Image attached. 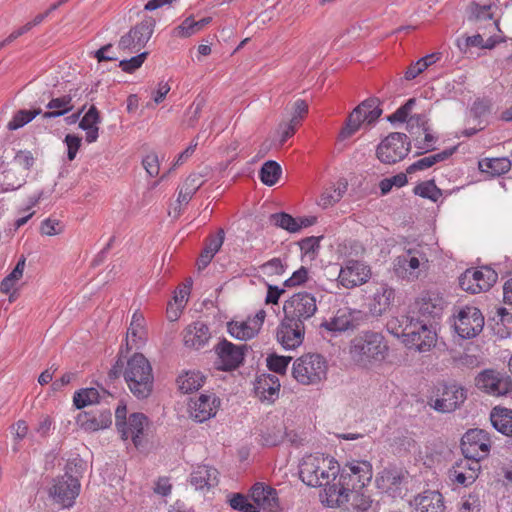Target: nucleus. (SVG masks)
Returning a JSON list of instances; mask_svg holds the SVG:
<instances>
[{"mask_svg":"<svg viewBox=\"0 0 512 512\" xmlns=\"http://www.w3.org/2000/svg\"><path fill=\"white\" fill-rule=\"evenodd\" d=\"M373 476L372 464L365 460L347 462L340 473L338 483L326 489L328 502L342 506L349 501L350 492L363 489Z\"/></svg>","mask_w":512,"mask_h":512,"instance_id":"obj_1","label":"nucleus"},{"mask_svg":"<svg viewBox=\"0 0 512 512\" xmlns=\"http://www.w3.org/2000/svg\"><path fill=\"white\" fill-rule=\"evenodd\" d=\"M84 471L85 463L82 460L75 459L67 463L64 475L54 478L48 489V495L54 503L63 508L74 505L80 493V478Z\"/></svg>","mask_w":512,"mask_h":512,"instance_id":"obj_2","label":"nucleus"},{"mask_svg":"<svg viewBox=\"0 0 512 512\" xmlns=\"http://www.w3.org/2000/svg\"><path fill=\"white\" fill-rule=\"evenodd\" d=\"M389 351L384 336L378 332L367 331L351 341L350 354L352 359L362 366L383 362Z\"/></svg>","mask_w":512,"mask_h":512,"instance_id":"obj_3","label":"nucleus"},{"mask_svg":"<svg viewBox=\"0 0 512 512\" xmlns=\"http://www.w3.org/2000/svg\"><path fill=\"white\" fill-rule=\"evenodd\" d=\"M123 376L130 392L137 399H146L151 395L154 377L152 367L143 354L135 353L128 359Z\"/></svg>","mask_w":512,"mask_h":512,"instance_id":"obj_4","label":"nucleus"},{"mask_svg":"<svg viewBox=\"0 0 512 512\" xmlns=\"http://www.w3.org/2000/svg\"><path fill=\"white\" fill-rule=\"evenodd\" d=\"M338 467L332 459L323 455H307L299 465V477L308 486L321 487L328 485L335 478Z\"/></svg>","mask_w":512,"mask_h":512,"instance_id":"obj_5","label":"nucleus"},{"mask_svg":"<svg viewBox=\"0 0 512 512\" xmlns=\"http://www.w3.org/2000/svg\"><path fill=\"white\" fill-rule=\"evenodd\" d=\"M326 359L317 353H307L295 360L292 367L294 379L302 385H316L327 377Z\"/></svg>","mask_w":512,"mask_h":512,"instance_id":"obj_6","label":"nucleus"},{"mask_svg":"<svg viewBox=\"0 0 512 512\" xmlns=\"http://www.w3.org/2000/svg\"><path fill=\"white\" fill-rule=\"evenodd\" d=\"M380 104L379 98L370 97L355 107L349 114L345 126L341 129L339 139L344 140L351 137L364 122L368 125L375 123L382 114Z\"/></svg>","mask_w":512,"mask_h":512,"instance_id":"obj_7","label":"nucleus"},{"mask_svg":"<svg viewBox=\"0 0 512 512\" xmlns=\"http://www.w3.org/2000/svg\"><path fill=\"white\" fill-rule=\"evenodd\" d=\"M437 342V333L431 322L417 318L411 330L406 333L404 344L407 348L424 353L430 351Z\"/></svg>","mask_w":512,"mask_h":512,"instance_id":"obj_8","label":"nucleus"},{"mask_svg":"<svg viewBox=\"0 0 512 512\" xmlns=\"http://www.w3.org/2000/svg\"><path fill=\"white\" fill-rule=\"evenodd\" d=\"M410 147L411 142L406 134L393 132L378 145L376 156L382 163L394 164L408 154Z\"/></svg>","mask_w":512,"mask_h":512,"instance_id":"obj_9","label":"nucleus"},{"mask_svg":"<svg viewBox=\"0 0 512 512\" xmlns=\"http://www.w3.org/2000/svg\"><path fill=\"white\" fill-rule=\"evenodd\" d=\"M156 21L151 16H146L140 23L132 27L128 33L121 36L118 49L123 52H139L151 38Z\"/></svg>","mask_w":512,"mask_h":512,"instance_id":"obj_10","label":"nucleus"},{"mask_svg":"<svg viewBox=\"0 0 512 512\" xmlns=\"http://www.w3.org/2000/svg\"><path fill=\"white\" fill-rule=\"evenodd\" d=\"M317 311V302L314 295L308 292L293 294L283 305L284 315L288 320H295L304 324L314 316Z\"/></svg>","mask_w":512,"mask_h":512,"instance_id":"obj_11","label":"nucleus"},{"mask_svg":"<svg viewBox=\"0 0 512 512\" xmlns=\"http://www.w3.org/2000/svg\"><path fill=\"white\" fill-rule=\"evenodd\" d=\"M484 327V316L474 306H465L459 309L454 320V328L463 339H471L481 333Z\"/></svg>","mask_w":512,"mask_h":512,"instance_id":"obj_12","label":"nucleus"},{"mask_svg":"<svg viewBox=\"0 0 512 512\" xmlns=\"http://www.w3.org/2000/svg\"><path fill=\"white\" fill-rule=\"evenodd\" d=\"M475 385L491 396H506L512 392V379L501 372L486 369L475 378Z\"/></svg>","mask_w":512,"mask_h":512,"instance_id":"obj_13","label":"nucleus"},{"mask_svg":"<svg viewBox=\"0 0 512 512\" xmlns=\"http://www.w3.org/2000/svg\"><path fill=\"white\" fill-rule=\"evenodd\" d=\"M497 278V273L487 266L481 269H467L459 277V285L464 291L476 294L487 291Z\"/></svg>","mask_w":512,"mask_h":512,"instance_id":"obj_14","label":"nucleus"},{"mask_svg":"<svg viewBox=\"0 0 512 512\" xmlns=\"http://www.w3.org/2000/svg\"><path fill=\"white\" fill-rule=\"evenodd\" d=\"M428 259L419 249H408L394 260V272L402 279L415 280L420 275V267L426 265Z\"/></svg>","mask_w":512,"mask_h":512,"instance_id":"obj_15","label":"nucleus"},{"mask_svg":"<svg viewBox=\"0 0 512 512\" xmlns=\"http://www.w3.org/2000/svg\"><path fill=\"white\" fill-rule=\"evenodd\" d=\"M490 447L489 434L482 429H470L461 439V451L466 458L481 460L488 455Z\"/></svg>","mask_w":512,"mask_h":512,"instance_id":"obj_16","label":"nucleus"},{"mask_svg":"<svg viewBox=\"0 0 512 512\" xmlns=\"http://www.w3.org/2000/svg\"><path fill=\"white\" fill-rule=\"evenodd\" d=\"M214 349L218 356L217 368L222 371H232L242 365L248 346L245 344L235 345L223 339Z\"/></svg>","mask_w":512,"mask_h":512,"instance_id":"obj_17","label":"nucleus"},{"mask_svg":"<svg viewBox=\"0 0 512 512\" xmlns=\"http://www.w3.org/2000/svg\"><path fill=\"white\" fill-rule=\"evenodd\" d=\"M445 301L443 297L436 292H423L413 305L412 315L419 319H425L430 322L442 314Z\"/></svg>","mask_w":512,"mask_h":512,"instance_id":"obj_18","label":"nucleus"},{"mask_svg":"<svg viewBox=\"0 0 512 512\" xmlns=\"http://www.w3.org/2000/svg\"><path fill=\"white\" fill-rule=\"evenodd\" d=\"M288 319L289 317L284 315L277 328L276 337L283 348L290 350L299 347L303 343L305 325Z\"/></svg>","mask_w":512,"mask_h":512,"instance_id":"obj_19","label":"nucleus"},{"mask_svg":"<svg viewBox=\"0 0 512 512\" xmlns=\"http://www.w3.org/2000/svg\"><path fill=\"white\" fill-rule=\"evenodd\" d=\"M370 268L358 260H348L341 267L338 281L348 289L366 283L370 278Z\"/></svg>","mask_w":512,"mask_h":512,"instance_id":"obj_20","label":"nucleus"},{"mask_svg":"<svg viewBox=\"0 0 512 512\" xmlns=\"http://www.w3.org/2000/svg\"><path fill=\"white\" fill-rule=\"evenodd\" d=\"M439 396L435 400L434 408L443 413L457 409L466 399V390L456 383L444 384L438 389Z\"/></svg>","mask_w":512,"mask_h":512,"instance_id":"obj_21","label":"nucleus"},{"mask_svg":"<svg viewBox=\"0 0 512 512\" xmlns=\"http://www.w3.org/2000/svg\"><path fill=\"white\" fill-rule=\"evenodd\" d=\"M77 424L87 432H96L108 428L112 423L110 409H95L81 412L76 417Z\"/></svg>","mask_w":512,"mask_h":512,"instance_id":"obj_22","label":"nucleus"},{"mask_svg":"<svg viewBox=\"0 0 512 512\" xmlns=\"http://www.w3.org/2000/svg\"><path fill=\"white\" fill-rule=\"evenodd\" d=\"M480 468V460L464 457L449 471L450 479L460 485L469 486L477 479Z\"/></svg>","mask_w":512,"mask_h":512,"instance_id":"obj_23","label":"nucleus"},{"mask_svg":"<svg viewBox=\"0 0 512 512\" xmlns=\"http://www.w3.org/2000/svg\"><path fill=\"white\" fill-rule=\"evenodd\" d=\"M26 177L8 161H0V193L19 189L25 184Z\"/></svg>","mask_w":512,"mask_h":512,"instance_id":"obj_24","label":"nucleus"},{"mask_svg":"<svg viewBox=\"0 0 512 512\" xmlns=\"http://www.w3.org/2000/svg\"><path fill=\"white\" fill-rule=\"evenodd\" d=\"M219 400L214 395L201 394L190 403V415L197 422H204L215 416Z\"/></svg>","mask_w":512,"mask_h":512,"instance_id":"obj_25","label":"nucleus"},{"mask_svg":"<svg viewBox=\"0 0 512 512\" xmlns=\"http://www.w3.org/2000/svg\"><path fill=\"white\" fill-rule=\"evenodd\" d=\"M361 318V311L343 308L339 309L336 315L324 324V327L330 331L342 332L356 328Z\"/></svg>","mask_w":512,"mask_h":512,"instance_id":"obj_26","label":"nucleus"},{"mask_svg":"<svg viewBox=\"0 0 512 512\" xmlns=\"http://www.w3.org/2000/svg\"><path fill=\"white\" fill-rule=\"evenodd\" d=\"M404 479L402 471L396 468H385L376 477V485L392 497L401 494V484Z\"/></svg>","mask_w":512,"mask_h":512,"instance_id":"obj_27","label":"nucleus"},{"mask_svg":"<svg viewBox=\"0 0 512 512\" xmlns=\"http://www.w3.org/2000/svg\"><path fill=\"white\" fill-rule=\"evenodd\" d=\"M250 496L253 500L252 504L257 507V512L260 509L273 511L278 508L277 492L270 486L257 483L252 487Z\"/></svg>","mask_w":512,"mask_h":512,"instance_id":"obj_28","label":"nucleus"},{"mask_svg":"<svg viewBox=\"0 0 512 512\" xmlns=\"http://www.w3.org/2000/svg\"><path fill=\"white\" fill-rule=\"evenodd\" d=\"M208 326L202 321H196L184 330L183 341L186 347L200 349L210 339Z\"/></svg>","mask_w":512,"mask_h":512,"instance_id":"obj_29","label":"nucleus"},{"mask_svg":"<svg viewBox=\"0 0 512 512\" xmlns=\"http://www.w3.org/2000/svg\"><path fill=\"white\" fill-rule=\"evenodd\" d=\"M395 298L394 289L387 285H382L374 293L369 303V312L374 317L383 315L391 306Z\"/></svg>","mask_w":512,"mask_h":512,"instance_id":"obj_30","label":"nucleus"},{"mask_svg":"<svg viewBox=\"0 0 512 512\" xmlns=\"http://www.w3.org/2000/svg\"><path fill=\"white\" fill-rule=\"evenodd\" d=\"M417 512H444V497L438 491L427 490L415 497Z\"/></svg>","mask_w":512,"mask_h":512,"instance_id":"obj_31","label":"nucleus"},{"mask_svg":"<svg viewBox=\"0 0 512 512\" xmlns=\"http://www.w3.org/2000/svg\"><path fill=\"white\" fill-rule=\"evenodd\" d=\"M279 390L280 382L277 376L264 374L257 379L255 393L261 400L274 402L278 397Z\"/></svg>","mask_w":512,"mask_h":512,"instance_id":"obj_32","label":"nucleus"},{"mask_svg":"<svg viewBox=\"0 0 512 512\" xmlns=\"http://www.w3.org/2000/svg\"><path fill=\"white\" fill-rule=\"evenodd\" d=\"M225 239V232L219 228L216 235H210L205 240V246L198 258L199 270L204 269L211 262L215 254L220 250Z\"/></svg>","mask_w":512,"mask_h":512,"instance_id":"obj_33","label":"nucleus"},{"mask_svg":"<svg viewBox=\"0 0 512 512\" xmlns=\"http://www.w3.org/2000/svg\"><path fill=\"white\" fill-rule=\"evenodd\" d=\"M218 474L214 467L201 465L191 473L190 483L199 490L209 489L218 484Z\"/></svg>","mask_w":512,"mask_h":512,"instance_id":"obj_34","label":"nucleus"},{"mask_svg":"<svg viewBox=\"0 0 512 512\" xmlns=\"http://www.w3.org/2000/svg\"><path fill=\"white\" fill-rule=\"evenodd\" d=\"M490 421L498 432L512 437V409L495 406L490 412Z\"/></svg>","mask_w":512,"mask_h":512,"instance_id":"obj_35","label":"nucleus"},{"mask_svg":"<svg viewBox=\"0 0 512 512\" xmlns=\"http://www.w3.org/2000/svg\"><path fill=\"white\" fill-rule=\"evenodd\" d=\"M73 96L74 95L70 92L69 94L60 97L51 98L46 104L48 111L42 113V117L44 119L57 118L72 111L74 108L72 102Z\"/></svg>","mask_w":512,"mask_h":512,"instance_id":"obj_36","label":"nucleus"},{"mask_svg":"<svg viewBox=\"0 0 512 512\" xmlns=\"http://www.w3.org/2000/svg\"><path fill=\"white\" fill-rule=\"evenodd\" d=\"M416 319L417 318L414 315H400L391 317L386 323V329L393 336L402 338V342H404L406 333L411 330L412 324Z\"/></svg>","mask_w":512,"mask_h":512,"instance_id":"obj_37","label":"nucleus"},{"mask_svg":"<svg viewBox=\"0 0 512 512\" xmlns=\"http://www.w3.org/2000/svg\"><path fill=\"white\" fill-rule=\"evenodd\" d=\"M492 4L484 3L481 4L477 1H473L469 6V17L470 21H474L475 23L488 21V27L491 30H495L498 27L496 21L493 20V13L491 11Z\"/></svg>","mask_w":512,"mask_h":512,"instance_id":"obj_38","label":"nucleus"},{"mask_svg":"<svg viewBox=\"0 0 512 512\" xmlns=\"http://www.w3.org/2000/svg\"><path fill=\"white\" fill-rule=\"evenodd\" d=\"M147 424L148 418L143 413H132L126 422L128 438L132 439L136 447L141 445L142 435Z\"/></svg>","mask_w":512,"mask_h":512,"instance_id":"obj_39","label":"nucleus"},{"mask_svg":"<svg viewBox=\"0 0 512 512\" xmlns=\"http://www.w3.org/2000/svg\"><path fill=\"white\" fill-rule=\"evenodd\" d=\"M455 150H456V147L446 149L439 153L423 157V158L417 160L416 162L412 163L410 166H408L406 169V172L408 174H412L416 171L428 169V168L432 167L433 165H435L436 163H439V162H442V161L448 159L451 155H453Z\"/></svg>","mask_w":512,"mask_h":512,"instance_id":"obj_40","label":"nucleus"},{"mask_svg":"<svg viewBox=\"0 0 512 512\" xmlns=\"http://www.w3.org/2000/svg\"><path fill=\"white\" fill-rule=\"evenodd\" d=\"M145 319L142 314L134 313L132 316V320L130 326L127 330L126 336V352H128L133 344H137L139 341L142 342L145 338V329H144Z\"/></svg>","mask_w":512,"mask_h":512,"instance_id":"obj_41","label":"nucleus"},{"mask_svg":"<svg viewBox=\"0 0 512 512\" xmlns=\"http://www.w3.org/2000/svg\"><path fill=\"white\" fill-rule=\"evenodd\" d=\"M202 175H189L178 192L177 202L179 204H188L196 191L203 185Z\"/></svg>","mask_w":512,"mask_h":512,"instance_id":"obj_42","label":"nucleus"},{"mask_svg":"<svg viewBox=\"0 0 512 512\" xmlns=\"http://www.w3.org/2000/svg\"><path fill=\"white\" fill-rule=\"evenodd\" d=\"M204 380L199 371H187L178 376L177 383L183 393H192L202 387Z\"/></svg>","mask_w":512,"mask_h":512,"instance_id":"obj_43","label":"nucleus"},{"mask_svg":"<svg viewBox=\"0 0 512 512\" xmlns=\"http://www.w3.org/2000/svg\"><path fill=\"white\" fill-rule=\"evenodd\" d=\"M228 331L231 336L239 340L251 339L259 333L258 327L252 324L251 318L243 322L228 323Z\"/></svg>","mask_w":512,"mask_h":512,"instance_id":"obj_44","label":"nucleus"},{"mask_svg":"<svg viewBox=\"0 0 512 512\" xmlns=\"http://www.w3.org/2000/svg\"><path fill=\"white\" fill-rule=\"evenodd\" d=\"M511 161L506 157L485 159L479 163L483 172L493 176H500L511 169Z\"/></svg>","mask_w":512,"mask_h":512,"instance_id":"obj_45","label":"nucleus"},{"mask_svg":"<svg viewBox=\"0 0 512 512\" xmlns=\"http://www.w3.org/2000/svg\"><path fill=\"white\" fill-rule=\"evenodd\" d=\"M281 174L282 168L280 164L273 160L266 161L259 171L260 180L267 186L275 185Z\"/></svg>","mask_w":512,"mask_h":512,"instance_id":"obj_46","label":"nucleus"},{"mask_svg":"<svg viewBox=\"0 0 512 512\" xmlns=\"http://www.w3.org/2000/svg\"><path fill=\"white\" fill-rule=\"evenodd\" d=\"M26 265V258L24 255H22L14 267V269L11 271L10 274H8L0 283V291L4 294H9L13 287L15 286V283L19 281L22 276Z\"/></svg>","mask_w":512,"mask_h":512,"instance_id":"obj_47","label":"nucleus"},{"mask_svg":"<svg viewBox=\"0 0 512 512\" xmlns=\"http://www.w3.org/2000/svg\"><path fill=\"white\" fill-rule=\"evenodd\" d=\"M100 394L96 388H83L76 391L73 396V403L77 409L100 403Z\"/></svg>","mask_w":512,"mask_h":512,"instance_id":"obj_48","label":"nucleus"},{"mask_svg":"<svg viewBox=\"0 0 512 512\" xmlns=\"http://www.w3.org/2000/svg\"><path fill=\"white\" fill-rule=\"evenodd\" d=\"M42 114L41 108H35L32 110H18L13 118L8 122L7 129L10 131L17 130L24 125L31 122L37 115Z\"/></svg>","mask_w":512,"mask_h":512,"instance_id":"obj_49","label":"nucleus"},{"mask_svg":"<svg viewBox=\"0 0 512 512\" xmlns=\"http://www.w3.org/2000/svg\"><path fill=\"white\" fill-rule=\"evenodd\" d=\"M413 192L415 195L429 199L433 202H437L442 196L441 189L436 186L433 180L421 182L414 187Z\"/></svg>","mask_w":512,"mask_h":512,"instance_id":"obj_50","label":"nucleus"},{"mask_svg":"<svg viewBox=\"0 0 512 512\" xmlns=\"http://www.w3.org/2000/svg\"><path fill=\"white\" fill-rule=\"evenodd\" d=\"M8 162L27 176L29 170L34 165V157L30 151L20 150Z\"/></svg>","mask_w":512,"mask_h":512,"instance_id":"obj_51","label":"nucleus"},{"mask_svg":"<svg viewBox=\"0 0 512 512\" xmlns=\"http://www.w3.org/2000/svg\"><path fill=\"white\" fill-rule=\"evenodd\" d=\"M270 221L277 227L285 229L291 233L299 231L297 219L285 212L274 213L270 216Z\"/></svg>","mask_w":512,"mask_h":512,"instance_id":"obj_52","label":"nucleus"},{"mask_svg":"<svg viewBox=\"0 0 512 512\" xmlns=\"http://www.w3.org/2000/svg\"><path fill=\"white\" fill-rule=\"evenodd\" d=\"M291 360L292 358L290 356L271 354L267 357L266 362L270 371L278 374H285Z\"/></svg>","mask_w":512,"mask_h":512,"instance_id":"obj_53","label":"nucleus"},{"mask_svg":"<svg viewBox=\"0 0 512 512\" xmlns=\"http://www.w3.org/2000/svg\"><path fill=\"white\" fill-rule=\"evenodd\" d=\"M415 104H416L415 98L408 99L405 104L400 106L393 114L389 115L387 117V120L390 123L407 122V120L409 119L408 116H409L410 112L412 111V109L414 108Z\"/></svg>","mask_w":512,"mask_h":512,"instance_id":"obj_54","label":"nucleus"},{"mask_svg":"<svg viewBox=\"0 0 512 512\" xmlns=\"http://www.w3.org/2000/svg\"><path fill=\"white\" fill-rule=\"evenodd\" d=\"M284 434L285 427L281 422H278L273 426L272 432H262L263 442L267 446H276L283 440Z\"/></svg>","mask_w":512,"mask_h":512,"instance_id":"obj_55","label":"nucleus"},{"mask_svg":"<svg viewBox=\"0 0 512 512\" xmlns=\"http://www.w3.org/2000/svg\"><path fill=\"white\" fill-rule=\"evenodd\" d=\"M350 495H353L352 506L353 509L357 512H368L369 510H373V501L369 496H366L360 493V490L350 492Z\"/></svg>","mask_w":512,"mask_h":512,"instance_id":"obj_56","label":"nucleus"},{"mask_svg":"<svg viewBox=\"0 0 512 512\" xmlns=\"http://www.w3.org/2000/svg\"><path fill=\"white\" fill-rule=\"evenodd\" d=\"M148 53L142 52L130 59H123L119 62V67L126 73H133L140 68L147 58Z\"/></svg>","mask_w":512,"mask_h":512,"instance_id":"obj_57","label":"nucleus"},{"mask_svg":"<svg viewBox=\"0 0 512 512\" xmlns=\"http://www.w3.org/2000/svg\"><path fill=\"white\" fill-rule=\"evenodd\" d=\"M299 125V119L292 117L288 123H280L278 126V133L280 134L279 145H283L296 131Z\"/></svg>","mask_w":512,"mask_h":512,"instance_id":"obj_58","label":"nucleus"},{"mask_svg":"<svg viewBox=\"0 0 512 512\" xmlns=\"http://www.w3.org/2000/svg\"><path fill=\"white\" fill-rule=\"evenodd\" d=\"M229 503L234 510L241 512H257V507L250 503L242 494H234Z\"/></svg>","mask_w":512,"mask_h":512,"instance_id":"obj_59","label":"nucleus"},{"mask_svg":"<svg viewBox=\"0 0 512 512\" xmlns=\"http://www.w3.org/2000/svg\"><path fill=\"white\" fill-rule=\"evenodd\" d=\"M287 265L282 262L280 258H273L260 266L264 274L268 276L282 275L286 270Z\"/></svg>","mask_w":512,"mask_h":512,"instance_id":"obj_60","label":"nucleus"},{"mask_svg":"<svg viewBox=\"0 0 512 512\" xmlns=\"http://www.w3.org/2000/svg\"><path fill=\"white\" fill-rule=\"evenodd\" d=\"M101 122L100 113L97 108L92 105L89 110L85 113L82 119L79 122V127L81 129H87L91 126H96Z\"/></svg>","mask_w":512,"mask_h":512,"instance_id":"obj_61","label":"nucleus"},{"mask_svg":"<svg viewBox=\"0 0 512 512\" xmlns=\"http://www.w3.org/2000/svg\"><path fill=\"white\" fill-rule=\"evenodd\" d=\"M126 414V405H119L115 411L116 427L123 440L128 439V430L126 429Z\"/></svg>","mask_w":512,"mask_h":512,"instance_id":"obj_62","label":"nucleus"},{"mask_svg":"<svg viewBox=\"0 0 512 512\" xmlns=\"http://www.w3.org/2000/svg\"><path fill=\"white\" fill-rule=\"evenodd\" d=\"M81 138L74 134H67L64 142L67 145V157L69 161L75 159L76 154L81 146Z\"/></svg>","mask_w":512,"mask_h":512,"instance_id":"obj_63","label":"nucleus"},{"mask_svg":"<svg viewBox=\"0 0 512 512\" xmlns=\"http://www.w3.org/2000/svg\"><path fill=\"white\" fill-rule=\"evenodd\" d=\"M480 510L481 501L476 494H469L460 507V512H480Z\"/></svg>","mask_w":512,"mask_h":512,"instance_id":"obj_64","label":"nucleus"}]
</instances>
